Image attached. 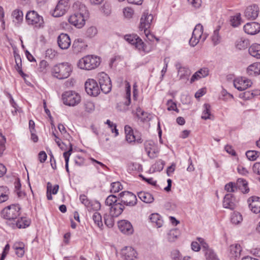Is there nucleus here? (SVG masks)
Here are the masks:
<instances>
[{
	"label": "nucleus",
	"mask_w": 260,
	"mask_h": 260,
	"mask_svg": "<svg viewBox=\"0 0 260 260\" xmlns=\"http://www.w3.org/2000/svg\"><path fill=\"white\" fill-rule=\"evenodd\" d=\"M73 8L74 13L69 17L68 21L72 25L81 28L85 24L86 19L88 16V11L86 7L79 2L74 4Z\"/></svg>",
	"instance_id": "f257e3e1"
},
{
	"label": "nucleus",
	"mask_w": 260,
	"mask_h": 260,
	"mask_svg": "<svg viewBox=\"0 0 260 260\" xmlns=\"http://www.w3.org/2000/svg\"><path fill=\"white\" fill-rule=\"evenodd\" d=\"M125 40L135 46V48L141 53L147 54L154 49V46L150 43H145L137 35H126Z\"/></svg>",
	"instance_id": "f03ea898"
},
{
	"label": "nucleus",
	"mask_w": 260,
	"mask_h": 260,
	"mask_svg": "<svg viewBox=\"0 0 260 260\" xmlns=\"http://www.w3.org/2000/svg\"><path fill=\"white\" fill-rule=\"evenodd\" d=\"M101 62L100 57L94 55H87L79 60L77 66L81 70L89 71L96 69Z\"/></svg>",
	"instance_id": "7ed1b4c3"
},
{
	"label": "nucleus",
	"mask_w": 260,
	"mask_h": 260,
	"mask_svg": "<svg viewBox=\"0 0 260 260\" xmlns=\"http://www.w3.org/2000/svg\"><path fill=\"white\" fill-rule=\"evenodd\" d=\"M72 70L71 64L62 62L54 66L51 69V73L54 77L58 79H64L70 76Z\"/></svg>",
	"instance_id": "20e7f679"
},
{
	"label": "nucleus",
	"mask_w": 260,
	"mask_h": 260,
	"mask_svg": "<svg viewBox=\"0 0 260 260\" xmlns=\"http://www.w3.org/2000/svg\"><path fill=\"white\" fill-rule=\"evenodd\" d=\"M20 208L18 205H11L3 209L1 212L2 216L9 220L15 221L20 215Z\"/></svg>",
	"instance_id": "39448f33"
},
{
	"label": "nucleus",
	"mask_w": 260,
	"mask_h": 260,
	"mask_svg": "<svg viewBox=\"0 0 260 260\" xmlns=\"http://www.w3.org/2000/svg\"><path fill=\"white\" fill-rule=\"evenodd\" d=\"M26 21L28 25L34 27L40 28L44 26V20L41 15L35 11H30L27 13L25 17Z\"/></svg>",
	"instance_id": "423d86ee"
},
{
	"label": "nucleus",
	"mask_w": 260,
	"mask_h": 260,
	"mask_svg": "<svg viewBox=\"0 0 260 260\" xmlns=\"http://www.w3.org/2000/svg\"><path fill=\"white\" fill-rule=\"evenodd\" d=\"M62 99L64 105L74 107L80 103L81 96L75 91H67L62 94Z\"/></svg>",
	"instance_id": "0eeeda50"
},
{
	"label": "nucleus",
	"mask_w": 260,
	"mask_h": 260,
	"mask_svg": "<svg viewBox=\"0 0 260 260\" xmlns=\"http://www.w3.org/2000/svg\"><path fill=\"white\" fill-rule=\"evenodd\" d=\"M126 141L129 143H141L143 140L140 134L136 131L134 132L131 127L125 125L124 127Z\"/></svg>",
	"instance_id": "6e6552de"
},
{
	"label": "nucleus",
	"mask_w": 260,
	"mask_h": 260,
	"mask_svg": "<svg viewBox=\"0 0 260 260\" xmlns=\"http://www.w3.org/2000/svg\"><path fill=\"white\" fill-rule=\"evenodd\" d=\"M98 78L101 91L105 94L109 93L111 90L112 84L108 75L102 72L99 74Z\"/></svg>",
	"instance_id": "1a4fd4ad"
},
{
	"label": "nucleus",
	"mask_w": 260,
	"mask_h": 260,
	"mask_svg": "<svg viewBox=\"0 0 260 260\" xmlns=\"http://www.w3.org/2000/svg\"><path fill=\"white\" fill-rule=\"evenodd\" d=\"M70 8L68 0H60L52 12L54 17H59L64 15Z\"/></svg>",
	"instance_id": "9d476101"
},
{
	"label": "nucleus",
	"mask_w": 260,
	"mask_h": 260,
	"mask_svg": "<svg viewBox=\"0 0 260 260\" xmlns=\"http://www.w3.org/2000/svg\"><path fill=\"white\" fill-rule=\"evenodd\" d=\"M121 203L127 206H134L136 205L137 199L134 193L129 191H123L119 194Z\"/></svg>",
	"instance_id": "9b49d317"
},
{
	"label": "nucleus",
	"mask_w": 260,
	"mask_h": 260,
	"mask_svg": "<svg viewBox=\"0 0 260 260\" xmlns=\"http://www.w3.org/2000/svg\"><path fill=\"white\" fill-rule=\"evenodd\" d=\"M84 85L86 92L89 95L96 96L100 93L98 84L93 79H88L85 82Z\"/></svg>",
	"instance_id": "f8f14e48"
},
{
	"label": "nucleus",
	"mask_w": 260,
	"mask_h": 260,
	"mask_svg": "<svg viewBox=\"0 0 260 260\" xmlns=\"http://www.w3.org/2000/svg\"><path fill=\"white\" fill-rule=\"evenodd\" d=\"M153 20V16L151 14H149L148 12L145 11L141 18L140 23L139 25V29L140 30L148 29L152 23Z\"/></svg>",
	"instance_id": "ddd939ff"
},
{
	"label": "nucleus",
	"mask_w": 260,
	"mask_h": 260,
	"mask_svg": "<svg viewBox=\"0 0 260 260\" xmlns=\"http://www.w3.org/2000/svg\"><path fill=\"white\" fill-rule=\"evenodd\" d=\"M259 8L257 5L254 4L246 8L244 12V16L247 19L255 20L259 13Z\"/></svg>",
	"instance_id": "4468645a"
},
{
	"label": "nucleus",
	"mask_w": 260,
	"mask_h": 260,
	"mask_svg": "<svg viewBox=\"0 0 260 260\" xmlns=\"http://www.w3.org/2000/svg\"><path fill=\"white\" fill-rule=\"evenodd\" d=\"M238 202L234 195L231 193H228L225 195L223 201V206L225 208H228L231 210L234 209Z\"/></svg>",
	"instance_id": "2eb2a0df"
},
{
	"label": "nucleus",
	"mask_w": 260,
	"mask_h": 260,
	"mask_svg": "<svg viewBox=\"0 0 260 260\" xmlns=\"http://www.w3.org/2000/svg\"><path fill=\"white\" fill-rule=\"evenodd\" d=\"M121 253L125 260H135L137 258V251L131 246H126L123 248Z\"/></svg>",
	"instance_id": "dca6fc26"
},
{
	"label": "nucleus",
	"mask_w": 260,
	"mask_h": 260,
	"mask_svg": "<svg viewBox=\"0 0 260 260\" xmlns=\"http://www.w3.org/2000/svg\"><path fill=\"white\" fill-rule=\"evenodd\" d=\"M119 230L122 233L126 235H130L133 233L134 229L131 223L126 220H121L118 222Z\"/></svg>",
	"instance_id": "f3484780"
},
{
	"label": "nucleus",
	"mask_w": 260,
	"mask_h": 260,
	"mask_svg": "<svg viewBox=\"0 0 260 260\" xmlns=\"http://www.w3.org/2000/svg\"><path fill=\"white\" fill-rule=\"evenodd\" d=\"M252 82L250 80L243 78H237L234 81V85L236 88L240 91L244 90L251 86Z\"/></svg>",
	"instance_id": "a211bd4d"
},
{
	"label": "nucleus",
	"mask_w": 260,
	"mask_h": 260,
	"mask_svg": "<svg viewBox=\"0 0 260 260\" xmlns=\"http://www.w3.org/2000/svg\"><path fill=\"white\" fill-rule=\"evenodd\" d=\"M244 31L250 35H254L260 31V24L255 22L247 23L243 27Z\"/></svg>",
	"instance_id": "6ab92c4d"
},
{
	"label": "nucleus",
	"mask_w": 260,
	"mask_h": 260,
	"mask_svg": "<svg viewBox=\"0 0 260 260\" xmlns=\"http://www.w3.org/2000/svg\"><path fill=\"white\" fill-rule=\"evenodd\" d=\"M247 202L252 212L256 214L260 212V198L253 196L249 198Z\"/></svg>",
	"instance_id": "aec40b11"
},
{
	"label": "nucleus",
	"mask_w": 260,
	"mask_h": 260,
	"mask_svg": "<svg viewBox=\"0 0 260 260\" xmlns=\"http://www.w3.org/2000/svg\"><path fill=\"white\" fill-rule=\"evenodd\" d=\"M57 43L61 49H67L71 45V40L67 34H61L58 37Z\"/></svg>",
	"instance_id": "412c9836"
},
{
	"label": "nucleus",
	"mask_w": 260,
	"mask_h": 260,
	"mask_svg": "<svg viewBox=\"0 0 260 260\" xmlns=\"http://www.w3.org/2000/svg\"><path fill=\"white\" fill-rule=\"evenodd\" d=\"M124 209V205L119 201L118 203L109 208V213L113 217H117L121 214Z\"/></svg>",
	"instance_id": "4be33fe9"
},
{
	"label": "nucleus",
	"mask_w": 260,
	"mask_h": 260,
	"mask_svg": "<svg viewBox=\"0 0 260 260\" xmlns=\"http://www.w3.org/2000/svg\"><path fill=\"white\" fill-rule=\"evenodd\" d=\"M145 150L148 155L151 158L156 157L158 150L154 146L153 142H148L145 144Z\"/></svg>",
	"instance_id": "5701e85b"
},
{
	"label": "nucleus",
	"mask_w": 260,
	"mask_h": 260,
	"mask_svg": "<svg viewBox=\"0 0 260 260\" xmlns=\"http://www.w3.org/2000/svg\"><path fill=\"white\" fill-rule=\"evenodd\" d=\"M30 223V220L26 217H21L12 223V227L13 228H18L19 229L25 228L29 225Z\"/></svg>",
	"instance_id": "b1692460"
},
{
	"label": "nucleus",
	"mask_w": 260,
	"mask_h": 260,
	"mask_svg": "<svg viewBox=\"0 0 260 260\" xmlns=\"http://www.w3.org/2000/svg\"><path fill=\"white\" fill-rule=\"evenodd\" d=\"M237 190L239 189L244 193H248L249 189L248 187L247 182L242 178H239L236 183Z\"/></svg>",
	"instance_id": "393cba45"
},
{
	"label": "nucleus",
	"mask_w": 260,
	"mask_h": 260,
	"mask_svg": "<svg viewBox=\"0 0 260 260\" xmlns=\"http://www.w3.org/2000/svg\"><path fill=\"white\" fill-rule=\"evenodd\" d=\"M175 66L178 70V76L180 79L187 78L190 75V70L187 68L182 67L180 63H177Z\"/></svg>",
	"instance_id": "a878e982"
},
{
	"label": "nucleus",
	"mask_w": 260,
	"mask_h": 260,
	"mask_svg": "<svg viewBox=\"0 0 260 260\" xmlns=\"http://www.w3.org/2000/svg\"><path fill=\"white\" fill-rule=\"evenodd\" d=\"M196 239L198 241V242H196V252L202 249V251L204 252L210 248L208 244L203 238L198 237Z\"/></svg>",
	"instance_id": "bb28decb"
},
{
	"label": "nucleus",
	"mask_w": 260,
	"mask_h": 260,
	"mask_svg": "<svg viewBox=\"0 0 260 260\" xmlns=\"http://www.w3.org/2000/svg\"><path fill=\"white\" fill-rule=\"evenodd\" d=\"M247 72L250 76H256L260 74V62L254 63L247 69Z\"/></svg>",
	"instance_id": "cd10ccee"
},
{
	"label": "nucleus",
	"mask_w": 260,
	"mask_h": 260,
	"mask_svg": "<svg viewBox=\"0 0 260 260\" xmlns=\"http://www.w3.org/2000/svg\"><path fill=\"white\" fill-rule=\"evenodd\" d=\"M24 248L25 245L22 242H16L13 246V248L15 250L16 254L20 257H22L24 254Z\"/></svg>",
	"instance_id": "c85d7f7f"
},
{
	"label": "nucleus",
	"mask_w": 260,
	"mask_h": 260,
	"mask_svg": "<svg viewBox=\"0 0 260 260\" xmlns=\"http://www.w3.org/2000/svg\"><path fill=\"white\" fill-rule=\"evenodd\" d=\"M86 46L85 42L81 39L75 40L73 44V48L76 52L82 51L85 49Z\"/></svg>",
	"instance_id": "c756f323"
},
{
	"label": "nucleus",
	"mask_w": 260,
	"mask_h": 260,
	"mask_svg": "<svg viewBox=\"0 0 260 260\" xmlns=\"http://www.w3.org/2000/svg\"><path fill=\"white\" fill-rule=\"evenodd\" d=\"M250 45L249 41L244 38L237 39L235 42V47L239 50H244Z\"/></svg>",
	"instance_id": "7c9ffc66"
},
{
	"label": "nucleus",
	"mask_w": 260,
	"mask_h": 260,
	"mask_svg": "<svg viewBox=\"0 0 260 260\" xmlns=\"http://www.w3.org/2000/svg\"><path fill=\"white\" fill-rule=\"evenodd\" d=\"M249 53L257 59H260V44H253L249 48Z\"/></svg>",
	"instance_id": "2f4dec72"
},
{
	"label": "nucleus",
	"mask_w": 260,
	"mask_h": 260,
	"mask_svg": "<svg viewBox=\"0 0 260 260\" xmlns=\"http://www.w3.org/2000/svg\"><path fill=\"white\" fill-rule=\"evenodd\" d=\"M138 197L142 201L146 203H151L154 200L152 195L147 192H140L138 193Z\"/></svg>",
	"instance_id": "473e14b6"
},
{
	"label": "nucleus",
	"mask_w": 260,
	"mask_h": 260,
	"mask_svg": "<svg viewBox=\"0 0 260 260\" xmlns=\"http://www.w3.org/2000/svg\"><path fill=\"white\" fill-rule=\"evenodd\" d=\"M242 248L239 244L233 245L230 246V253L231 256L235 258H238L241 255Z\"/></svg>",
	"instance_id": "72a5a7b5"
},
{
	"label": "nucleus",
	"mask_w": 260,
	"mask_h": 260,
	"mask_svg": "<svg viewBox=\"0 0 260 260\" xmlns=\"http://www.w3.org/2000/svg\"><path fill=\"white\" fill-rule=\"evenodd\" d=\"M180 231L177 229H174L170 230L167 235V238L169 242H175L178 238L180 236Z\"/></svg>",
	"instance_id": "f704fd0d"
},
{
	"label": "nucleus",
	"mask_w": 260,
	"mask_h": 260,
	"mask_svg": "<svg viewBox=\"0 0 260 260\" xmlns=\"http://www.w3.org/2000/svg\"><path fill=\"white\" fill-rule=\"evenodd\" d=\"M13 21L17 24H20L23 19V12L19 10H15L12 13Z\"/></svg>",
	"instance_id": "c9c22d12"
},
{
	"label": "nucleus",
	"mask_w": 260,
	"mask_h": 260,
	"mask_svg": "<svg viewBox=\"0 0 260 260\" xmlns=\"http://www.w3.org/2000/svg\"><path fill=\"white\" fill-rule=\"evenodd\" d=\"M150 219L157 228H160L163 225V220L160 216L157 213L151 214Z\"/></svg>",
	"instance_id": "e433bc0d"
},
{
	"label": "nucleus",
	"mask_w": 260,
	"mask_h": 260,
	"mask_svg": "<svg viewBox=\"0 0 260 260\" xmlns=\"http://www.w3.org/2000/svg\"><path fill=\"white\" fill-rule=\"evenodd\" d=\"M213 115H211L210 113V106L208 104H205L204 105V110L203 111L201 118L203 119H211L213 118Z\"/></svg>",
	"instance_id": "4c0bfd02"
},
{
	"label": "nucleus",
	"mask_w": 260,
	"mask_h": 260,
	"mask_svg": "<svg viewBox=\"0 0 260 260\" xmlns=\"http://www.w3.org/2000/svg\"><path fill=\"white\" fill-rule=\"evenodd\" d=\"M204 253L206 260H219L214 250L211 248L204 252Z\"/></svg>",
	"instance_id": "58836bf2"
},
{
	"label": "nucleus",
	"mask_w": 260,
	"mask_h": 260,
	"mask_svg": "<svg viewBox=\"0 0 260 260\" xmlns=\"http://www.w3.org/2000/svg\"><path fill=\"white\" fill-rule=\"evenodd\" d=\"M69 145L70 146V148H69V150L68 151L64 152L63 154V157L65 159V162H66V164H65L66 170L68 173H69V158H70V156L71 154V153H72V150H73L72 145L70 143H69Z\"/></svg>",
	"instance_id": "ea45409f"
},
{
	"label": "nucleus",
	"mask_w": 260,
	"mask_h": 260,
	"mask_svg": "<svg viewBox=\"0 0 260 260\" xmlns=\"http://www.w3.org/2000/svg\"><path fill=\"white\" fill-rule=\"evenodd\" d=\"M8 189L6 187L0 186V203L8 200Z\"/></svg>",
	"instance_id": "a19ab883"
},
{
	"label": "nucleus",
	"mask_w": 260,
	"mask_h": 260,
	"mask_svg": "<svg viewBox=\"0 0 260 260\" xmlns=\"http://www.w3.org/2000/svg\"><path fill=\"white\" fill-rule=\"evenodd\" d=\"M164 161H163L161 159H159L157 160L156 162L151 166V169L153 172H160L164 169Z\"/></svg>",
	"instance_id": "79ce46f5"
},
{
	"label": "nucleus",
	"mask_w": 260,
	"mask_h": 260,
	"mask_svg": "<svg viewBox=\"0 0 260 260\" xmlns=\"http://www.w3.org/2000/svg\"><path fill=\"white\" fill-rule=\"evenodd\" d=\"M92 219L94 224L99 228H101L103 225V222L101 215L97 212H95L92 215Z\"/></svg>",
	"instance_id": "37998d69"
},
{
	"label": "nucleus",
	"mask_w": 260,
	"mask_h": 260,
	"mask_svg": "<svg viewBox=\"0 0 260 260\" xmlns=\"http://www.w3.org/2000/svg\"><path fill=\"white\" fill-rule=\"evenodd\" d=\"M119 201L117 197L114 195L109 196L105 200V205L109 208L113 206L115 204H117Z\"/></svg>",
	"instance_id": "c03bdc74"
},
{
	"label": "nucleus",
	"mask_w": 260,
	"mask_h": 260,
	"mask_svg": "<svg viewBox=\"0 0 260 260\" xmlns=\"http://www.w3.org/2000/svg\"><path fill=\"white\" fill-rule=\"evenodd\" d=\"M242 215L238 212H234L231 215V222L234 224H239L242 221Z\"/></svg>",
	"instance_id": "a18cd8bd"
},
{
	"label": "nucleus",
	"mask_w": 260,
	"mask_h": 260,
	"mask_svg": "<svg viewBox=\"0 0 260 260\" xmlns=\"http://www.w3.org/2000/svg\"><path fill=\"white\" fill-rule=\"evenodd\" d=\"M100 208L101 204L99 202L96 201H90L89 205L86 207L89 211H98Z\"/></svg>",
	"instance_id": "49530a36"
},
{
	"label": "nucleus",
	"mask_w": 260,
	"mask_h": 260,
	"mask_svg": "<svg viewBox=\"0 0 260 260\" xmlns=\"http://www.w3.org/2000/svg\"><path fill=\"white\" fill-rule=\"evenodd\" d=\"M241 17L240 13L237 14L235 16L231 17V23L232 26L235 27L241 24Z\"/></svg>",
	"instance_id": "de8ad7c7"
},
{
	"label": "nucleus",
	"mask_w": 260,
	"mask_h": 260,
	"mask_svg": "<svg viewBox=\"0 0 260 260\" xmlns=\"http://www.w3.org/2000/svg\"><path fill=\"white\" fill-rule=\"evenodd\" d=\"M259 152L255 150H248L246 152L247 158L251 161H254L258 157Z\"/></svg>",
	"instance_id": "09e8293b"
},
{
	"label": "nucleus",
	"mask_w": 260,
	"mask_h": 260,
	"mask_svg": "<svg viewBox=\"0 0 260 260\" xmlns=\"http://www.w3.org/2000/svg\"><path fill=\"white\" fill-rule=\"evenodd\" d=\"M209 74V70L207 68H203L196 72V80L199 78L207 77Z\"/></svg>",
	"instance_id": "8fccbe9b"
},
{
	"label": "nucleus",
	"mask_w": 260,
	"mask_h": 260,
	"mask_svg": "<svg viewBox=\"0 0 260 260\" xmlns=\"http://www.w3.org/2000/svg\"><path fill=\"white\" fill-rule=\"evenodd\" d=\"M122 12L124 18L127 19L132 18L134 14V11L131 7L123 8Z\"/></svg>",
	"instance_id": "3c124183"
},
{
	"label": "nucleus",
	"mask_w": 260,
	"mask_h": 260,
	"mask_svg": "<svg viewBox=\"0 0 260 260\" xmlns=\"http://www.w3.org/2000/svg\"><path fill=\"white\" fill-rule=\"evenodd\" d=\"M122 185L119 182H113L111 184L110 191L112 193H116L122 190Z\"/></svg>",
	"instance_id": "603ef678"
},
{
	"label": "nucleus",
	"mask_w": 260,
	"mask_h": 260,
	"mask_svg": "<svg viewBox=\"0 0 260 260\" xmlns=\"http://www.w3.org/2000/svg\"><path fill=\"white\" fill-rule=\"evenodd\" d=\"M114 217L111 215L106 214L104 216L105 224L109 228H112L114 224Z\"/></svg>",
	"instance_id": "864d4df0"
},
{
	"label": "nucleus",
	"mask_w": 260,
	"mask_h": 260,
	"mask_svg": "<svg viewBox=\"0 0 260 260\" xmlns=\"http://www.w3.org/2000/svg\"><path fill=\"white\" fill-rule=\"evenodd\" d=\"M125 88H126L125 98L126 99V101H125L124 104L127 106L131 103V85L129 82H126Z\"/></svg>",
	"instance_id": "5fc2aeb1"
},
{
	"label": "nucleus",
	"mask_w": 260,
	"mask_h": 260,
	"mask_svg": "<svg viewBox=\"0 0 260 260\" xmlns=\"http://www.w3.org/2000/svg\"><path fill=\"white\" fill-rule=\"evenodd\" d=\"M84 106L85 110L88 113L92 112L95 109L94 103L89 101H86L84 103Z\"/></svg>",
	"instance_id": "6e6d98bb"
},
{
	"label": "nucleus",
	"mask_w": 260,
	"mask_h": 260,
	"mask_svg": "<svg viewBox=\"0 0 260 260\" xmlns=\"http://www.w3.org/2000/svg\"><path fill=\"white\" fill-rule=\"evenodd\" d=\"M212 41L214 45L218 44L220 42V36L219 34V29H215L212 36Z\"/></svg>",
	"instance_id": "4d7b16f0"
},
{
	"label": "nucleus",
	"mask_w": 260,
	"mask_h": 260,
	"mask_svg": "<svg viewBox=\"0 0 260 260\" xmlns=\"http://www.w3.org/2000/svg\"><path fill=\"white\" fill-rule=\"evenodd\" d=\"M97 32L98 30L95 27L90 26L86 30V35L89 38H92L97 34Z\"/></svg>",
	"instance_id": "13d9d810"
},
{
	"label": "nucleus",
	"mask_w": 260,
	"mask_h": 260,
	"mask_svg": "<svg viewBox=\"0 0 260 260\" xmlns=\"http://www.w3.org/2000/svg\"><path fill=\"white\" fill-rule=\"evenodd\" d=\"M167 109L169 111H175L179 112V110L177 108V105L172 100H169L167 103Z\"/></svg>",
	"instance_id": "bf43d9fd"
},
{
	"label": "nucleus",
	"mask_w": 260,
	"mask_h": 260,
	"mask_svg": "<svg viewBox=\"0 0 260 260\" xmlns=\"http://www.w3.org/2000/svg\"><path fill=\"white\" fill-rule=\"evenodd\" d=\"M254 93L250 91L247 90L240 94V97L245 100H248L253 97Z\"/></svg>",
	"instance_id": "052dcab7"
},
{
	"label": "nucleus",
	"mask_w": 260,
	"mask_h": 260,
	"mask_svg": "<svg viewBox=\"0 0 260 260\" xmlns=\"http://www.w3.org/2000/svg\"><path fill=\"white\" fill-rule=\"evenodd\" d=\"M224 189L228 192H235L237 190L236 183L229 182L225 185Z\"/></svg>",
	"instance_id": "680f3d73"
},
{
	"label": "nucleus",
	"mask_w": 260,
	"mask_h": 260,
	"mask_svg": "<svg viewBox=\"0 0 260 260\" xmlns=\"http://www.w3.org/2000/svg\"><path fill=\"white\" fill-rule=\"evenodd\" d=\"M144 33L146 37V38L150 42H152L154 39H156L157 41H159V39L156 38L154 35L151 34L150 32V30L148 29L144 30Z\"/></svg>",
	"instance_id": "e2e57ef3"
},
{
	"label": "nucleus",
	"mask_w": 260,
	"mask_h": 260,
	"mask_svg": "<svg viewBox=\"0 0 260 260\" xmlns=\"http://www.w3.org/2000/svg\"><path fill=\"white\" fill-rule=\"evenodd\" d=\"M53 135L55 137V141L58 146V147L62 150H65L64 144L61 141V140L57 137L55 133H53Z\"/></svg>",
	"instance_id": "0e129e2a"
},
{
	"label": "nucleus",
	"mask_w": 260,
	"mask_h": 260,
	"mask_svg": "<svg viewBox=\"0 0 260 260\" xmlns=\"http://www.w3.org/2000/svg\"><path fill=\"white\" fill-rule=\"evenodd\" d=\"M171 256L173 260H180L181 258V254L178 250H173L171 252Z\"/></svg>",
	"instance_id": "69168bd1"
},
{
	"label": "nucleus",
	"mask_w": 260,
	"mask_h": 260,
	"mask_svg": "<svg viewBox=\"0 0 260 260\" xmlns=\"http://www.w3.org/2000/svg\"><path fill=\"white\" fill-rule=\"evenodd\" d=\"M203 33V26L200 23L196 24V36L199 35V38L202 39V36Z\"/></svg>",
	"instance_id": "338daca9"
},
{
	"label": "nucleus",
	"mask_w": 260,
	"mask_h": 260,
	"mask_svg": "<svg viewBox=\"0 0 260 260\" xmlns=\"http://www.w3.org/2000/svg\"><path fill=\"white\" fill-rule=\"evenodd\" d=\"M79 199L80 202L84 204V205L87 207V206L89 205L90 202L87 197L84 194H81L80 196Z\"/></svg>",
	"instance_id": "774afa93"
}]
</instances>
